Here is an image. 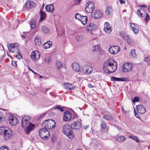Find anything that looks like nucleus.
<instances>
[{
  "instance_id": "nucleus-44",
  "label": "nucleus",
  "mask_w": 150,
  "mask_h": 150,
  "mask_svg": "<svg viewBox=\"0 0 150 150\" xmlns=\"http://www.w3.org/2000/svg\"><path fill=\"white\" fill-rule=\"evenodd\" d=\"M62 63L60 61L57 60L56 63V66L58 69H59L60 67L62 66Z\"/></svg>"
},
{
  "instance_id": "nucleus-25",
  "label": "nucleus",
  "mask_w": 150,
  "mask_h": 150,
  "mask_svg": "<svg viewBox=\"0 0 150 150\" xmlns=\"http://www.w3.org/2000/svg\"><path fill=\"white\" fill-rule=\"evenodd\" d=\"M52 45V42L50 41H48L45 42L43 44L44 48L45 49H48L50 48Z\"/></svg>"
},
{
  "instance_id": "nucleus-28",
  "label": "nucleus",
  "mask_w": 150,
  "mask_h": 150,
  "mask_svg": "<svg viewBox=\"0 0 150 150\" xmlns=\"http://www.w3.org/2000/svg\"><path fill=\"white\" fill-rule=\"evenodd\" d=\"M80 21H81L83 24L85 25L87 22V16H82Z\"/></svg>"
},
{
  "instance_id": "nucleus-57",
  "label": "nucleus",
  "mask_w": 150,
  "mask_h": 150,
  "mask_svg": "<svg viewBox=\"0 0 150 150\" xmlns=\"http://www.w3.org/2000/svg\"><path fill=\"white\" fill-rule=\"evenodd\" d=\"M130 26L132 28H137V26H136L134 23H131L130 24Z\"/></svg>"
},
{
  "instance_id": "nucleus-61",
  "label": "nucleus",
  "mask_w": 150,
  "mask_h": 150,
  "mask_svg": "<svg viewBox=\"0 0 150 150\" xmlns=\"http://www.w3.org/2000/svg\"><path fill=\"white\" fill-rule=\"evenodd\" d=\"M119 1L121 4H123L125 3V1H123L122 0H120Z\"/></svg>"
},
{
  "instance_id": "nucleus-11",
  "label": "nucleus",
  "mask_w": 150,
  "mask_h": 150,
  "mask_svg": "<svg viewBox=\"0 0 150 150\" xmlns=\"http://www.w3.org/2000/svg\"><path fill=\"white\" fill-rule=\"evenodd\" d=\"M18 122V119L14 116L13 115L10 113V124L12 125H15Z\"/></svg>"
},
{
  "instance_id": "nucleus-49",
  "label": "nucleus",
  "mask_w": 150,
  "mask_h": 150,
  "mask_svg": "<svg viewBox=\"0 0 150 150\" xmlns=\"http://www.w3.org/2000/svg\"><path fill=\"white\" fill-rule=\"evenodd\" d=\"M4 118L3 113L0 112V123L4 120Z\"/></svg>"
},
{
  "instance_id": "nucleus-22",
  "label": "nucleus",
  "mask_w": 150,
  "mask_h": 150,
  "mask_svg": "<svg viewBox=\"0 0 150 150\" xmlns=\"http://www.w3.org/2000/svg\"><path fill=\"white\" fill-rule=\"evenodd\" d=\"M45 9L48 12H52L54 10V6L52 4L47 5L45 6Z\"/></svg>"
},
{
  "instance_id": "nucleus-46",
  "label": "nucleus",
  "mask_w": 150,
  "mask_h": 150,
  "mask_svg": "<svg viewBox=\"0 0 150 150\" xmlns=\"http://www.w3.org/2000/svg\"><path fill=\"white\" fill-rule=\"evenodd\" d=\"M139 98L138 97L135 96L134 98L132 99V102L133 103H134L136 102H139Z\"/></svg>"
},
{
  "instance_id": "nucleus-1",
  "label": "nucleus",
  "mask_w": 150,
  "mask_h": 150,
  "mask_svg": "<svg viewBox=\"0 0 150 150\" xmlns=\"http://www.w3.org/2000/svg\"><path fill=\"white\" fill-rule=\"evenodd\" d=\"M117 63L113 59H109L103 65V69L107 70V73H111L115 71L117 68Z\"/></svg>"
},
{
  "instance_id": "nucleus-4",
  "label": "nucleus",
  "mask_w": 150,
  "mask_h": 150,
  "mask_svg": "<svg viewBox=\"0 0 150 150\" xmlns=\"http://www.w3.org/2000/svg\"><path fill=\"white\" fill-rule=\"evenodd\" d=\"M39 134L40 137L44 140L48 139L50 136L49 132L45 127L39 130Z\"/></svg>"
},
{
  "instance_id": "nucleus-13",
  "label": "nucleus",
  "mask_w": 150,
  "mask_h": 150,
  "mask_svg": "<svg viewBox=\"0 0 150 150\" xmlns=\"http://www.w3.org/2000/svg\"><path fill=\"white\" fill-rule=\"evenodd\" d=\"M136 109L138 112L141 114L144 113L146 111L144 107L141 105L137 106Z\"/></svg>"
},
{
  "instance_id": "nucleus-42",
  "label": "nucleus",
  "mask_w": 150,
  "mask_h": 150,
  "mask_svg": "<svg viewBox=\"0 0 150 150\" xmlns=\"http://www.w3.org/2000/svg\"><path fill=\"white\" fill-rule=\"evenodd\" d=\"M35 42L36 45H40L41 44V42L40 40L38 38L35 39Z\"/></svg>"
},
{
  "instance_id": "nucleus-8",
  "label": "nucleus",
  "mask_w": 150,
  "mask_h": 150,
  "mask_svg": "<svg viewBox=\"0 0 150 150\" xmlns=\"http://www.w3.org/2000/svg\"><path fill=\"white\" fill-rule=\"evenodd\" d=\"M85 9L86 12L88 13H91L95 8V6L93 2L92 1L88 2L87 3Z\"/></svg>"
},
{
  "instance_id": "nucleus-55",
  "label": "nucleus",
  "mask_w": 150,
  "mask_h": 150,
  "mask_svg": "<svg viewBox=\"0 0 150 150\" xmlns=\"http://www.w3.org/2000/svg\"><path fill=\"white\" fill-rule=\"evenodd\" d=\"M0 150H8V149L7 147L3 146L1 147Z\"/></svg>"
},
{
  "instance_id": "nucleus-7",
  "label": "nucleus",
  "mask_w": 150,
  "mask_h": 150,
  "mask_svg": "<svg viewBox=\"0 0 150 150\" xmlns=\"http://www.w3.org/2000/svg\"><path fill=\"white\" fill-rule=\"evenodd\" d=\"M81 121V119L74 120V122L71 124V127L73 129H79L82 126Z\"/></svg>"
},
{
  "instance_id": "nucleus-23",
  "label": "nucleus",
  "mask_w": 150,
  "mask_h": 150,
  "mask_svg": "<svg viewBox=\"0 0 150 150\" xmlns=\"http://www.w3.org/2000/svg\"><path fill=\"white\" fill-rule=\"evenodd\" d=\"M19 44L17 43H11L10 44V47L12 50L13 49L14 50H19Z\"/></svg>"
},
{
  "instance_id": "nucleus-38",
  "label": "nucleus",
  "mask_w": 150,
  "mask_h": 150,
  "mask_svg": "<svg viewBox=\"0 0 150 150\" xmlns=\"http://www.w3.org/2000/svg\"><path fill=\"white\" fill-rule=\"evenodd\" d=\"M112 9L110 6H108L105 9V12L107 15H109L110 14Z\"/></svg>"
},
{
  "instance_id": "nucleus-58",
  "label": "nucleus",
  "mask_w": 150,
  "mask_h": 150,
  "mask_svg": "<svg viewBox=\"0 0 150 150\" xmlns=\"http://www.w3.org/2000/svg\"><path fill=\"white\" fill-rule=\"evenodd\" d=\"M139 7H142V8H147V6L146 5H145L144 4H143L142 5H140L139 6Z\"/></svg>"
},
{
  "instance_id": "nucleus-10",
  "label": "nucleus",
  "mask_w": 150,
  "mask_h": 150,
  "mask_svg": "<svg viewBox=\"0 0 150 150\" xmlns=\"http://www.w3.org/2000/svg\"><path fill=\"white\" fill-rule=\"evenodd\" d=\"M81 71L84 73L88 74L91 73V70H92L91 67L87 64L84 65L81 68Z\"/></svg>"
},
{
  "instance_id": "nucleus-48",
  "label": "nucleus",
  "mask_w": 150,
  "mask_h": 150,
  "mask_svg": "<svg viewBox=\"0 0 150 150\" xmlns=\"http://www.w3.org/2000/svg\"><path fill=\"white\" fill-rule=\"evenodd\" d=\"M125 40H126L127 42L128 43H129L132 42L131 38L129 37L128 35L127 36V37H126V39H125Z\"/></svg>"
},
{
  "instance_id": "nucleus-53",
  "label": "nucleus",
  "mask_w": 150,
  "mask_h": 150,
  "mask_svg": "<svg viewBox=\"0 0 150 150\" xmlns=\"http://www.w3.org/2000/svg\"><path fill=\"white\" fill-rule=\"evenodd\" d=\"M11 64L13 66L15 67H16L17 66L16 62L15 61H13V60H12L11 61Z\"/></svg>"
},
{
  "instance_id": "nucleus-62",
  "label": "nucleus",
  "mask_w": 150,
  "mask_h": 150,
  "mask_svg": "<svg viewBox=\"0 0 150 150\" xmlns=\"http://www.w3.org/2000/svg\"><path fill=\"white\" fill-rule=\"evenodd\" d=\"M89 127V126L88 125L86 126H83V128L84 129H87Z\"/></svg>"
},
{
  "instance_id": "nucleus-30",
  "label": "nucleus",
  "mask_w": 150,
  "mask_h": 150,
  "mask_svg": "<svg viewBox=\"0 0 150 150\" xmlns=\"http://www.w3.org/2000/svg\"><path fill=\"white\" fill-rule=\"evenodd\" d=\"M116 140L120 142H123L125 139L124 136H119L116 137L115 138Z\"/></svg>"
},
{
  "instance_id": "nucleus-39",
  "label": "nucleus",
  "mask_w": 150,
  "mask_h": 150,
  "mask_svg": "<svg viewBox=\"0 0 150 150\" xmlns=\"http://www.w3.org/2000/svg\"><path fill=\"white\" fill-rule=\"evenodd\" d=\"M76 39L78 42L82 40L83 38V36L81 35H77L76 37Z\"/></svg>"
},
{
  "instance_id": "nucleus-18",
  "label": "nucleus",
  "mask_w": 150,
  "mask_h": 150,
  "mask_svg": "<svg viewBox=\"0 0 150 150\" xmlns=\"http://www.w3.org/2000/svg\"><path fill=\"white\" fill-rule=\"evenodd\" d=\"M86 28L88 31H94L96 29V25L94 23H90L87 26Z\"/></svg>"
},
{
  "instance_id": "nucleus-41",
  "label": "nucleus",
  "mask_w": 150,
  "mask_h": 150,
  "mask_svg": "<svg viewBox=\"0 0 150 150\" xmlns=\"http://www.w3.org/2000/svg\"><path fill=\"white\" fill-rule=\"evenodd\" d=\"M135 50L132 49L131 50L129 55L130 56H132V57H134L135 56Z\"/></svg>"
},
{
  "instance_id": "nucleus-56",
  "label": "nucleus",
  "mask_w": 150,
  "mask_h": 150,
  "mask_svg": "<svg viewBox=\"0 0 150 150\" xmlns=\"http://www.w3.org/2000/svg\"><path fill=\"white\" fill-rule=\"evenodd\" d=\"M134 114L135 116L137 117V118L140 119V116L138 115L137 113L136 112L135 110H134Z\"/></svg>"
},
{
  "instance_id": "nucleus-16",
  "label": "nucleus",
  "mask_w": 150,
  "mask_h": 150,
  "mask_svg": "<svg viewBox=\"0 0 150 150\" xmlns=\"http://www.w3.org/2000/svg\"><path fill=\"white\" fill-rule=\"evenodd\" d=\"M72 67L74 70L75 71H81V68L80 67L79 65L77 63L74 62L72 63Z\"/></svg>"
},
{
  "instance_id": "nucleus-19",
  "label": "nucleus",
  "mask_w": 150,
  "mask_h": 150,
  "mask_svg": "<svg viewBox=\"0 0 150 150\" xmlns=\"http://www.w3.org/2000/svg\"><path fill=\"white\" fill-rule=\"evenodd\" d=\"M105 24H106V25L104 26V31L108 34L110 33L111 32L112 29H111L108 23L106 22L105 23Z\"/></svg>"
},
{
  "instance_id": "nucleus-32",
  "label": "nucleus",
  "mask_w": 150,
  "mask_h": 150,
  "mask_svg": "<svg viewBox=\"0 0 150 150\" xmlns=\"http://www.w3.org/2000/svg\"><path fill=\"white\" fill-rule=\"evenodd\" d=\"M4 140H8L9 139V132L8 130L4 134Z\"/></svg>"
},
{
  "instance_id": "nucleus-63",
  "label": "nucleus",
  "mask_w": 150,
  "mask_h": 150,
  "mask_svg": "<svg viewBox=\"0 0 150 150\" xmlns=\"http://www.w3.org/2000/svg\"><path fill=\"white\" fill-rule=\"evenodd\" d=\"M88 86L89 88H92L93 87V86L90 83L88 84Z\"/></svg>"
},
{
  "instance_id": "nucleus-5",
  "label": "nucleus",
  "mask_w": 150,
  "mask_h": 150,
  "mask_svg": "<svg viewBox=\"0 0 150 150\" xmlns=\"http://www.w3.org/2000/svg\"><path fill=\"white\" fill-rule=\"evenodd\" d=\"M23 127H26V128L25 129L26 134H29L30 132L33 130L35 127V125L31 123L25 121L23 122Z\"/></svg>"
},
{
  "instance_id": "nucleus-36",
  "label": "nucleus",
  "mask_w": 150,
  "mask_h": 150,
  "mask_svg": "<svg viewBox=\"0 0 150 150\" xmlns=\"http://www.w3.org/2000/svg\"><path fill=\"white\" fill-rule=\"evenodd\" d=\"M144 10L139 8L137 11V13L138 14H139L142 17H144L145 15L142 13V11L144 12Z\"/></svg>"
},
{
  "instance_id": "nucleus-33",
  "label": "nucleus",
  "mask_w": 150,
  "mask_h": 150,
  "mask_svg": "<svg viewBox=\"0 0 150 150\" xmlns=\"http://www.w3.org/2000/svg\"><path fill=\"white\" fill-rule=\"evenodd\" d=\"M101 130L104 131L105 129H106L107 127V125L106 123L104 121H102L101 124Z\"/></svg>"
},
{
  "instance_id": "nucleus-43",
  "label": "nucleus",
  "mask_w": 150,
  "mask_h": 150,
  "mask_svg": "<svg viewBox=\"0 0 150 150\" xmlns=\"http://www.w3.org/2000/svg\"><path fill=\"white\" fill-rule=\"evenodd\" d=\"M17 52H16V53H17L18 54L16 56V57L18 59H21L22 58V56L19 50H17Z\"/></svg>"
},
{
  "instance_id": "nucleus-37",
  "label": "nucleus",
  "mask_w": 150,
  "mask_h": 150,
  "mask_svg": "<svg viewBox=\"0 0 150 150\" xmlns=\"http://www.w3.org/2000/svg\"><path fill=\"white\" fill-rule=\"evenodd\" d=\"M129 138L133 139L137 143H139V140L137 139V137L136 136H134V135H132L129 136Z\"/></svg>"
},
{
  "instance_id": "nucleus-54",
  "label": "nucleus",
  "mask_w": 150,
  "mask_h": 150,
  "mask_svg": "<svg viewBox=\"0 0 150 150\" xmlns=\"http://www.w3.org/2000/svg\"><path fill=\"white\" fill-rule=\"evenodd\" d=\"M150 61V56L148 55L147 57H146L145 58L144 61L145 62H148L149 61Z\"/></svg>"
},
{
  "instance_id": "nucleus-60",
  "label": "nucleus",
  "mask_w": 150,
  "mask_h": 150,
  "mask_svg": "<svg viewBox=\"0 0 150 150\" xmlns=\"http://www.w3.org/2000/svg\"><path fill=\"white\" fill-rule=\"evenodd\" d=\"M121 110H122V112L124 114H125L126 113V111L124 109V108L123 107H122L121 108Z\"/></svg>"
},
{
  "instance_id": "nucleus-27",
  "label": "nucleus",
  "mask_w": 150,
  "mask_h": 150,
  "mask_svg": "<svg viewBox=\"0 0 150 150\" xmlns=\"http://www.w3.org/2000/svg\"><path fill=\"white\" fill-rule=\"evenodd\" d=\"M103 118L107 120H112V116L110 113L108 112L107 114L104 115Z\"/></svg>"
},
{
  "instance_id": "nucleus-6",
  "label": "nucleus",
  "mask_w": 150,
  "mask_h": 150,
  "mask_svg": "<svg viewBox=\"0 0 150 150\" xmlns=\"http://www.w3.org/2000/svg\"><path fill=\"white\" fill-rule=\"evenodd\" d=\"M132 64L131 63H125L122 67V72H128L132 69Z\"/></svg>"
},
{
  "instance_id": "nucleus-14",
  "label": "nucleus",
  "mask_w": 150,
  "mask_h": 150,
  "mask_svg": "<svg viewBox=\"0 0 150 150\" xmlns=\"http://www.w3.org/2000/svg\"><path fill=\"white\" fill-rule=\"evenodd\" d=\"M102 16V13L99 10L95 11L91 15V17L95 19H98L100 18Z\"/></svg>"
},
{
  "instance_id": "nucleus-40",
  "label": "nucleus",
  "mask_w": 150,
  "mask_h": 150,
  "mask_svg": "<svg viewBox=\"0 0 150 150\" xmlns=\"http://www.w3.org/2000/svg\"><path fill=\"white\" fill-rule=\"evenodd\" d=\"M54 109H58L59 111L63 112L64 111V109L60 105H57L56 107L54 108Z\"/></svg>"
},
{
  "instance_id": "nucleus-34",
  "label": "nucleus",
  "mask_w": 150,
  "mask_h": 150,
  "mask_svg": "<svg viewBox=\"0 0 150 150\" xmlns=\"http://www.w3.org/2000/svg\"><path fill=\"white\" fill-rule=\"evenodd\" d=\"M42 31L44 33H49V30L47 26H43L41 27Z\"/></svg>"
},
{
  "instance_id": "nucleus-17",
  "label": "nucleus",
  "mask_w": 150,
  "mask_h": 150,
  "mask_svg": "<svg viewBox=\"0 0 150 150\" xmlns=\"http://www.w3.org/2000/svg\"><path fill=\"white\" fill-rule=\"evenodd\" d=\"M111 81H127V79L126 77L122 78L116 77L114 76L110 77Z\"/></svg>"
},
{
  "instance_id": "nucleus-51",
  "label": "nucleus",
  "mask_w": 150,
  "mask_h": 150,
  "mask_svg": "<svg viewBox=\"0 0 150 150\" xmlns=\"http://www.w3.org/2000/svg\"><path fill=\"white\" fill-rule=\"evenodd\" d=\"M99 47L98 45H96L93 46V49L92 50V51L94 52L98 50Z\"/></svg>"
},
{
  "instance_id": "nucleus-26",
  "label": "nucleus",
  "mask_w": 150,
  "mask_h": 150,
  "mask_svg": "<svg viewBox=\"0 0 150 150\" xmlns=\"http://www.w3.org/2000/svg\"><path fill=\"white\" fill-rule=\"evenodd\" d=\"M40 21H42L45 19L46 17V14L42 11H41V9H40Z\"/></svg>"
},
{
  "instance_id": "nucleus-52",
  "label": "nucleus",
  "mask_w": 150,
  "mask_h": 150,
  "mask_svg": "<svg viewBox=\"0 0 150 150\" xmlns=\"http://www.w3.org/2000/svg\"><path fill=\"white\" fill-rule=\"evenodd\" d=\"M145 20L146 22H148L149 20V16L148 13H147L146 16L145 18Z\"/></svg>"
},
{
  "instance_id": "nucleus-2",
  "label": "nucleus",
  "mask_w": 150,
  "mask_h": 150,
  "mask_svg": "<svg viewBox=\"0 0 150 150\" xmlns=\"http://www.w3.org/2000/svg\"><path fill=\"white\" fill-rule=\"evenodd\" d=\"M63 133L70 139H73L74 135L71 130L70 125L68 124H65L63 128Z\"/></svg>"
},
{
  "instance_id": "nucleus-59",
  "label": "nucleus",
  "mask_w": 150,
  "mask_h": 150,
  "mask_svg": "<svg viewBox=\"0 0 150 150\" xmlns=\"http://www.w3.org/2000/svg\"><path fill=\"white\" fill-rule=\"evenodd\" d=\"M28 68L32 72H33V73H34V74H37V73L35 72V71H34L31 68H30L29 67H28Z\"/></svg>"
},
{
  "instance_id": "nucleus-29",
  "label": "nucleus",
  "mask_w": 150,
  "mask_h": 150,
  "mask_svg": "<svg viewBox=\"0 0 150 150\" xmlns=\"http://www.w3.org/2000/svg\"><path fill=\"white\" fill-rule=\"evenodd\" d=\"M30 25L31 29H34L36 26V21L34 19H32L30 22Z\"/></svg>"
},
{
  "instance_id": "nucleus-15",
  "label": "nucleus",
  "mask_w": 150,
  "mask_h": 150,
  "mask_svg": "<svg viewBox=\"0 0 150 150\" xmlns=\"http://www.w3.org/2000/svg\"><path fill=\"white\" fill-rule=\"evenodd\" d=\"M36 4L32 1H27L25 4V6L27 9H29L36 7Z\"/></svg>"
},
{
  "instance_id": "nucleus-31",
  "label": "nucleus",
  "mask_w": 150,
  "mask_h": 150,
  "mask_svg": "<svg viewBox=\"0 0 150 150\" xmlns=\"http://www.w3.org/2000/svg\"><path fill=\"white\" fill-rule=\"evenodd\" d=\"M8 131V129L7 127L6 128L3 126H1L0 127V134H4L5 132Z\"/></svg>"
},
{
  "instance_id": "nucleus-20",
  "label": "nucleus",
  "mask_w": 150,
  "mask_h": 150,
  "mask_svg": "<svg viewBox=\"0 0 150 150\" xmlns=\"http://www.w3.org/2000/svg\"><path fill=\"white\" fill-rule=\"evenodd\" d=\"M37 52V54H38V58H36V54H35V52H32L31 55V59L33 60H38L39 59L40 57V55L39 53L37 51H36Z\"/></svg>"
},
{
  "instance_id": "nucleus-12",
  "label": "nucleus",
  "mask_w": 150,
  "mask_h": 150,
  "mask_svg": "<svg viewBox=\"0 0 150 150\" xmlns=\"http://www.w3.org/2000/svg\"><path fill=\"white\" fill-rule=\"evenodd\" d=\"M63 118L64 121H68L72 119V114L69 111H65L63 116Z\"/></svg>"
},
{
  "instance_id": "nucleus-45",
  "label": "nucleus",
  "mask_w": 150,
  "mask_h": 150,
  "mask_svg": "<svg viewBox=\"0 0 150 150\" xmlns=\"http://www.w3.org/2000/svg\"><path fill=\"white\" fill-rule=\"evenodd\" d=\"M79 119L78 117V115L77 114H74L72 116V119L71 120H76Z\"/></svg>"
},
{
  "instance_id": "nucleus-50",
  "label": "nucleus",
  "mask_w": 150,
  "mask_h": 150,
  "mask_svg": "<svg viewBox=\"0 0 150 150\" xmlns=\"http://www.w3.org/2000/svg\"><path fill=\"white\" fill-rule=\"evenodd\" d=\"M133 31L134 32V33L135 34H137L139 32V29L138 27L137 28H134L132 29Z\"/></svg>"
},
{
  "instance_id": "nucleus-47",
  "label": "nucleus",
  "mask_w": 150,
  "mask_h": 150,
  "mask_svg": "<svg viewBox=\"0 0 150 150\" xmlns=\"http://www.w3.org/2000/svg\"><path fill=\"white\" fill-rule=\"evenodd\" d=\"M82 16H81L79 13H77L75 16V18L79 21H80L81 17Z\"/></svg>"
},
{
  "instance_id": "nucleus-3",
  "label": "nucleus",
  "mask_w": 150,
  "mask_h": 150,
  "mask_svg": "<svg viewBox=\"0 0 150 150\" xmlns=\"http://www.w3.org/2000/svg\"><path fill=\"white\" fill-rule=\"evenodd\" d=\"M42 126L47 129H50L54 128L56 125V123L53 120H46L42 123Z\"/></svg>"
},
{
  "instance_id": "nucleus-21",
  "label": "nucleus",
  "mask_w": 150,
  "mask_h": 150,
  "mask_svg": "<svg viewBox=\"0 0 150 150\" xmlns=\"http://www.w3.org/2000/svg\"><path fill=\"white\" fill-rule=\"evenodd\" d=\"M64 87L67 90H72L75 87L73 86L72 84H70L69 83H67L64 84Z\"/></svg>"
},
{
  "instance_id": "nucleus-64",
  "label": "nucleus",
  "mask_w": 150,
  "mask_h": 150,
  "mask_svg": "<svg viewBox=\"0 0 150 150\" xmlns=\"http://www.w3.org/2000/svg\"><path fill=\"white\" fill-rule=\"evenodd\" d=\"M148 10L149 12L150 13V5L148 6Z\"/></svg>"
},
{
  "instance_id": "nucleus-24",
  "label": "nucleus",
  "mask_w": 150,
  "mask_h": 150,
  "mask_svg": "<svg viewBox=\"0 0 150 150\" xmlns=\"http://www.w3.org/2000/svg\"><path fill=\"white\" fill-rule=\"evenodd\" d=\"M30 119L31 117L29 116H25L23 117L22 120L21 127H23V121H25V122H29Z\"/></svg>"
},
{
  "instance_id": "nucleus-9",
  "label": "nucleus",
  "mask_w": 150,
  "mask_h": 150,
  "mask_svg": "<svg viewBox=\"0 0 150 150\" xmlns=\"http://www.w3.org/2000/svg\"><path fill=\"white\" fill-rule=\"evenodd\" d=\"M120 50V48L119 46H113L109 48L108 51L111 54H115L119 52Z\"/></svg>"
},
{
  "instance_id": "nucleus-35",
  "label": "nucleus",
  "mask_w": 150,
  "mask_h": 150,
  "mask_svg": "<svg viewBox=\"0 0 150 150\" xmlns=\"http://www.w3.org/2000/svg\"><path fill=\"white\" fill-rule=\"evenodd\" d=\"M120 34L121 38L124 40L126 39V37L128 35L123 31H120Z\"/></svg>"
}]
</instances>
